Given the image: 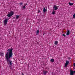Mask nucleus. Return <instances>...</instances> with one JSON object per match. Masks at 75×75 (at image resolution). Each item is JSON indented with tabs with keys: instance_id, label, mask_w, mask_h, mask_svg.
Segmentation results:
<instances>
[{
	"instance_id": "nucleus-15",
	"label": "nucleus",
	"mask_w": 75,
	"mask_h": 75,
	"mask_svg": "<svg viewBox=\"0 0 75 75\" xmlns=\"http://www.w3.org/2000/svg\"><path fill=\"white\" fill-rule=\"evenodd\" d=\"M73 18H75V13L73 15Z\"/></svg>"
},
{
	"instance_id": "nucleus-24",
	"label": "nucleus",
	"mask_w": 75,
	"mask_h": 75,
	"mask_svg": "<svg viewBox=\"0 0 75 75\" xmlns=\"http://www.w3.org/2000/svg\"><path fill=\"white\" fill-rule=\"evenodd\" d=\"M68 59H71V58L70 57H68Z\"/></svg>"
},
{
	"instance_id": "nucleus-11",
	"label": "nucleus",
	"mask_w": 75,
	"mask_h": 75,
	"mask_svg": "<svg viewBox=\"0 0 75 75\" xmlns=\"http://www.w3.org/2000/svg\"><path fill=\"white\" fill-rule=\"evenodd\" d=\"M19 16H20L16 15V19H18V18H19Z\"/></svg>"
},
{
	"instance_id": "nucleus-10",
	"label": "nucleus",
	"mask_w": 75,
	"mask_h": 75,
	"mask_svg": "<svg viewBox=\"0 0 75 75\" xmlns=\"http://www.w3.org/2000/svg\"><path fill=\"white\" fill-rule=\"evenodd\" d=\"M66 35H69V30H68Z\"/></svg>"
},
{
	"instance_id": "nucleus-25",
	"label": "nucleus",
	"mask_w": 75,
	"mask_h": 75,
	"mask_svg": "<svg viewBox=\"0 0 75 75\" xmlns=\"http://www.w3.org/2000/svg\"><path fill=\"white\" fill-rule=\"evenodd\" d=\"M45 34V33H43V35H44Z\"/></svg>"
},
{
	"instance_id": "nucleus-12",
	"label": "nucleus",
	"mask_w": 75,
	"mask_h": 75,
	"mask_svg": "<svg viewBox=\"0 0 75 75\" xmlns=\"http://www.w3.org/2000/svg\"><path fill=\"white\" fill-rule=\"evenodd\" d=\"M58 41H55L54 42V44H55V45H57V44H58Z\"/></svg>"
},
{
	"instance_id": "nucleus-7",
	"label": "nucleus",
	"mask_w": 75,
	"mask_h": 75,
	"mask_svg": "<svg viewBox=\"0 0 75 75\" xmlns=\"http://www.w3.org/2000/svg\"><path fill=\"white\" fill-rule=\"evenodd\" d=\"M54 59H50V61L51 62H52V63H53V62H54Z\"/></svg>"
},
{
	"instance_id": "nucleus-20",
	"label": "nucleus",
	"mask_w": 75,
	"mask_h": 75,
	"mask_svg": "<svg viewBox=\"0 0 75 75\" xmlns=\"http://www.w3.org/2000/svg\"><path fill=\"white\" fill-rule=\"evenodd\" d=\"M40 13V11L39 10L38 12V13Z\"/></svg>"
},
{
	"instance_id": "nucleus-4",
	"label": "nucleus",
	"mask_w": 75,
	"mask_h": 75,
	"mask_svg": "<svg viewBox=\"0 0 75 75\" xmlns=\"http://www.w3.org/2000/svg\"><path fill=\"white\" fill-rule=\"evenodd\" d=\"M69 64V61L67 60L66 62L65 63V64L64 65V67H67L68 66V64Z\"/></svg>"
},
{
	"instance_id": "nucleus-19",
	"label": "nucleus",
	"mask_w": 75,
	"mask_h": 75,
	"mask_svg": "<svg viewBox=\"0 0 75 75\" xmlns=\"http://www.w3.org/2000/svg\"><path fill=\"white\" fill-rule=\"evenodd\" d=\"M27 6V4H24V6H25H25Z\"/></svg>"
},
{
	"instance_id": "nucleus-1",
	"label": "nucleus",
	"mask_w": 75,
	"mask_h": 75,
	"mask_svg": "<svg viewBox=\"0 0 75 75\" xmlns=\"http://www.w3.org/2000/svg\"><path fill=\"white\" fill-rule=\"evenodd\" d=\"M13 49L12 48H11V49H8L7 51L8 52H7L5 55V59H6L8 65L9 64L8 62H9L10 65H12V63L13 61L11 60H10V59L13 56Z\"/></svg>"
},
{
	"instance_id": "nucleus-5",
	"label": "nucleus",
	"mask_w": 75,
	"mask_h": 75,
	"mask_svg": "<svg viewBox=\"0 0 75 75\" xmlns=\"http://www.w3.org/2000/svg\"><path fill=\"white\" fill-rule=\"evenodd\" d=\"M53 8H54V10H58V6H56V5H54L53 7Z\"/></svg>"
},
{
	"instance_id": "nucleus-22",
	"label": "nucleus",
	"mask_w": 75,
	"mask_h": 75,
	"mask_svg": "<svg viewBox=\"0 0 75 75\" xmlns=\"http://www.w3.org/2000/svg\"><path fill=\"white\" fill-rule=\"evenodd\" d=\"M73 74H75V71H73Z\"/></svg>"
},
{
	"instance_id": "nucleus-17",
	"label": "nucleus",
	"mask_w": 75,
	"mask_h": 75,
	"mask_svg": "<svg viewBox=\"0 0 75 75\" xmlns=\"http://www.w3.org/2000/svg\"><path fill=\"white\" fill-rule=\"evenodd\" d=\"M25 8V6H24L23 7V9H24Z\"/></svg>"
},
{
	"instance_id": "nucleus-3",
	"label": "nucleus",
	"mask_w": 75,
	"mask_h": 75,
	"mask_svg": "<svg viewBox=\"0 0 75 75\" xmlns=\"http://www.w3.org/2000/svg\"><path fill=\"white\" fill-rule=\"evenodd\" d=\"M8 21V19H5L4 21V23L5 25H6L7 24V21Z\"/></svg>"
},
{
	"instance_id": "nucleus-26",
	"label": "nucleus",
	"mask_w": 75,
	"mask_h": 75,
	"mask_svg": "<svg viewBox=\"0 0 75 75\" xmlns=\"http://www.w3.org/2000/svg\"><path fill=\"white\" fill-rule=\"evenodd\" d=\"M10 69H12L13 68H12V67H10Z\"/></svg>"
},
{
	"instance_id": "nucleus-18",
	"label": "nucleus",
	"mask_w": 75,
	"mask_h": 75,
	"mask_svg": "<svg viewBox=\"0 0 75 75\" xmlns=\"http://www.w3.org/2000/svg\"><path fill=\"white\" fill-rule=\"evenodd\" d=\"M62 36H64V37H66V35H65L64 34H63L62 35Z\"/></svg>"
},
{
	"instance_id": "nucleus-6",
	"label": "nucleus",
	"mask_w": 75,
	"mask_h": 75,
	"mask_svg": "<svg viewBox=\"0 0 75 75\" xmlns=\"http://www.w3.org/2000/svg\"><path fill=\"white\" fill-rule=\"evenodd\" d=\"M48 72V71H44L43 72L44 75H46V74H47Z\"/></svg>"
},
{
	"instance_id": "nucleus-21",
	"label": "nucleus",
	"mask_w": 75,
	"mask_h": 75,
	"mask_svg": "<svg viewBox=\"0 0 75 75\" xmlns=\"http://www.w3.org/2000/svg\"><path fill=\"white\" fill-rule=\"evenodd\" d=\"M20 5H21H21H22V4H23V3H20Z\"/></svg>"
},
{
	"instance_id": "nucleus-13",
	"label": "nucleus",
	"mask_w": 75,
	"mask_h": 75,
	"mask_svg": "<svg viewBox=\"0 0 75 75\" xmlns=\"http://www.w3.org/2000/svg\"><path fill=\"white\" fill-rule=\"evenodd\" d=\"M36 33H37L36 34V35H38V33H40V31H39V30H38L36 32Z\"/></svg>"
},
{
	"instance_id": "nucleus-14",
	"label": "nucleus",
	"mask_w": 75,
	"mask_h": 75,
	"mask_svg": "<svg viewBox=\"0 0 75 75\" xmlns=\"http://www.w3.org/2000/svg\"><path fill=\"white\" fill-rule=\"evenodd\" d=\"M0 55L1 56H3V55H4V53H3L1 52V54H0Z\"/></svg>"
},
{
	"instance_id": "nucleus-2",
	"label": "nucleus",
	"mask_w": 75,
	"mask_h": 75,
	"mask_svg": "<svg viewBox=\"0 0 75 75\" xmlns=\"http://www.w3.org/2000/svg\"><path fill=\"white\" fill-rule=\"evenodd\" d=\"M14 12L13 11H11L9 14H8L7 15L8 17H11V16H13L14 14Z\"/></svg>"
},
{
	"instance_id": "nucleus-8",
	"label": "nucleus",
	"mask_w": 75,
	"mask_h": 75,
	"mask_svg": "<svg viewBox=\"0 0 75 75\" xmlns=\"http://www.w3.org/2000/svg\"><path fill=\"white\" fill-rule=\"evenodd\" d=\"M69 6H72L74 5V3L69 2Z\"/></svg>"
},
{
	"instance_id": "nucleus-9",
	"label": "nucleus",
	"mask_w": 75,
	"mask_h": 75,
	"mask_svg": "<svg viewBox=\"0 0 75 75\" xmlns=\"http://www.w3.org/2000/svg\"><path fill=\"white\" fill-rule=\"evenodd\" d=\"M43 10L44 13H45V12L46 11H47V10H46V9H45V7L44 8Z\"/></svg>"
},
{
	"instance_id": "nucleus-27",
	"label": "nucleus",
	"mask_w": 75,
	"mask_h": 75,
	"mask_svg": "<svg viewBox=\"0 0 75 75\" xmlns=\"http://www.w3.org/2000/svg\"><path fill=\"white\" fill-rule=\"evenodd\" d=\"M22 75H24V74L23 73H22Z\"/></svg>"
},
{
	"instance_id": "nucleus-16",
	"label": "nucleus",
	"mask_w": 75,
	"mask_h": 75,
	"mask_svg": "<svg viewBox=\"0 0 75 75\" xmlns=\"http://www.w3.org/2000/svg\"><path fill=\"white\" fill-rule=\"evenodd\" d=\"M55 11H54H54H53L52 12V14H55Z\"/></svg>"
},
{
	"instance_id": "nucleus-23",
	"label": "nucleus",
	"mask_w": 75,
	"mask_h": 75,
	"mask_svg": "<svg viewBox=\"0 0 75 75\" xmlns=\"http://www.w3.org/2000/svg\"><path fill=\"white\" fill-rule=\"evenodd\" d=\"M74 66L75 67V63L73 64Z\"/></svg>"
}]
</instances>
